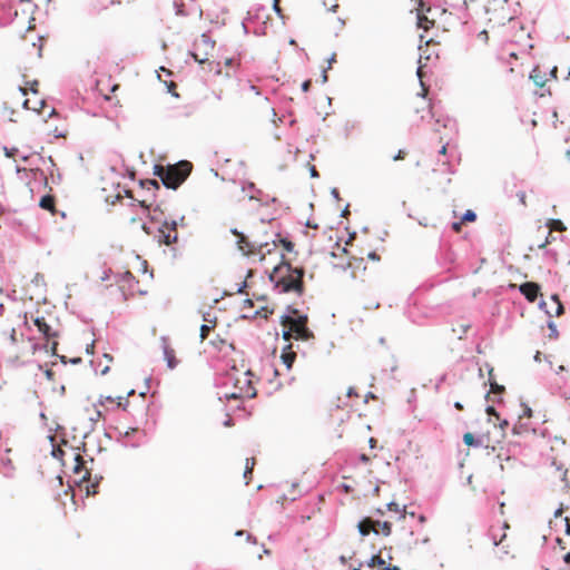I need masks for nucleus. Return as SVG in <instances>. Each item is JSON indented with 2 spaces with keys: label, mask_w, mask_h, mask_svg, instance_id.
<instances>
[{
  "label": "nucleus",
  "mask_w": 570,
  "mask_h": 570,
  "mask_svg": "<svg viewBox=\"0 0 570 570\" xmlns=\"http://www.w3.org/2000/svg\"><path fill=\"white\" fill-rule=\"evenodd\" d=\"M444 4L448 7L441 8L440 6H434L425 8L424 4H421V11H425L432 16L439 14L440 18H444L443 23L449 28L463 26L466 22L468 8L465 0H455V2L444 0Z\"/></svg>",
  "instance_id": "1"
},
{
  "label": "nucleus",
  "mask_w": 570,
  "mask_h": 570,
  "mask_svg": "<svg viewBox=\"0 0 570 570\" xmlns=\"http://www.w3.org/2000/svg\"><path fill=\"white\" fill-rule=\"evenodd\" d=\"M289 262L285 258L284 254H281V262L274 266L272 272H267L268 281L273 284V289L279 294L283 293H296L298 296L304 294L305 287L297 281L288 279L286 276H278L283 269H286V265Z\"/></svg>",
  "instance_id": "2"
},
{
  "label": "nucleus",
  "mask_w": 570,
  "mask_h": 570,
  "mask_svg": "<svg viewBox=\"0 0 570 570\" xmlns=\"http://www.w3.org/2000/svg\"><path fill=\"white\" fill-rule=\"evenodd\" d=\"M190 171L191 165L186 160L179 161L175 165H168L161 184L168 189L176 190L188 178Z\"/></svg>",
  "instance_id": "3"
},
{
  "label": "nucleus",
  "mask_w": 570,
  "mask_h": 570,
  "mask_svg": "<svg viewBox=\"0 0 570 570\" xmlns=\"http://www.w3.org/2000/svg\"><path fill=\"white\" fill-rule=\"evenodd\" d=\"M75 461H76V465L73 468V472L80 473L82 470H85V468L82 466L81 459H80L79 454L75 455ZM101 480H102L101 475H99V476L96 475L95 482H91V472L86 469V473L82 476V479L80 480V483H82V482L87 483L85 487L87 497L95 495L98 492V485Z\"/></svg>",
  "instance_id": "4"
},
{
  "label": "nucleus",
  "mask_w": 570,
  "mask_h": 570,
  "mask_svg": "<svg viewBox=\"0 0 570 570\" xmlns=\"http://www.w3.org/2000/svg\"><path fill=\"white\" fill-rule=\"evenodd\" d=\"M308 321V316L306 314L301 313L298 309L294 308L292 305H288L286 312L281 316V324H289L293 327L306 326Z\"/></svg>",
  "instance_id": "5"
},
{
  "label": "nucleus",
  "mask_w": 570,
  "mask_h": 570,
  "mask_svg": "<svg viewBox=\"0 0 570 570\" xmlns=\"http://www.w3.org/2000/svg\"><path fill=\"white\" fill-rule=\"evenodd\" d=\"M117 432V442L124 446L138 448L141 441H131L132 436L139 432L138 428H129L127 431L121 432L118 428L114 429Z\"/></svg>",
  "instance_id": "6"
},
{
  "label": "nucleus",
  "mask_w": 570,
  "mask_h": 570,
  "mask_svg": "<svg viewBox=\"0 0 570 570\" xmlns=\"http://www.w3.org/2000/svg\"><path fill=\"white\" fill-rule=\"evenodd\" d=\"M160 341H161L163 354H164V358L167 363V367L170 370L176 368V366L178 365V360L176 358L175 351L169 345L168 337L161 336Z\"/></svg>",
  "instance_id": "7"
},
{
  "label": "nucleus",
  "mask_w": 570,
  "mask_h": 570,
  "mask_svg": "<svg viewBox=\"0 0 570 570\" xmlns=\"http://www.w3.org/2000/svg\"><path fill=\"white\" fill-rule=\"evenodd\" d=\"M243 190L254 191L255 194L250 196V199H257L262 204L268 205L269 203H278L276 197L271 198L268 195H264V193L261 189H257L255 184L252 181H247L245 185H243Z\"/></svg>",
  "instance_id": "8"
},
{
  "label": "nucleus",
  "mask_w": 570,
  "mask_h": 570,
  "mask_svg": "<svg viewBox=\"0 0 570 570\" xmlns=\"http://www.w3.org/2000/svg\"><path fill=\"white\" fill-rule=\"evenodd\" d=\"M519 291L528 302L533 303L540 293V285L533 282H525L519 285Z\"/></svg>",
  "instance_id": "9"
},
{
  "label": "nucleus",
  "mask_w": 570,
  "mask_h": 570,
  "mask_svg": "<svg viewBox=\"0 0 570 570\" xmlns=\"http://www.w3.org/2000/svg\"><path fill=\"white\" fill-rule=\"evenodd\" d=\"M33 324L37 327L38 332L47 341L49 338L58 337V332L52 330V327L46 322L43 316L36 317L33 320Z\"/></svg>",
  "instance_id": "10"
},
{
  "label": "nucleus",
  "mask_w": 570,
  "mask_h": 570,
  "mask_svg": "<svg viewBox=\"0 0 570 570\" xmlns=\"http://www.w3.org/2000/svg\"><path fill=\"white\" fill-rule=\"evenodd\" d=\"M230 233L238 237L236 244L239 250L243 252L244 255H248V253L253 249H255V245L249 242L246 236L239 232L237 228H232Z\"/></svg>",
  "instance_id": "11"
},
{
  "label": "nucleus",
  "mask_w": 570,
  "mask_h": 570,
  "mask_svg": "<svg viewBox=\"0 0 570 570\" xmlns=\"http://www.w3.org/2000/svg\"><path fill=\"white\" fill-rule=\"evenodd\" d=\"M356 528L362 537L368 535L371 531L375 534H379V531L374 528V519L371 517H364L362 520H360Z\"/></svg>",
  "instance_id": "12"
},
{
  "label": "nucleus",
  "mask_w": 570,
  "mask_h": 570,
  "mask_svg": "<svg viewBox=\"0 0 570 570\" xmlns=\"http://www.w3.org/2000/svg\"><path fill=\"white\" fill-rule=\"evenodd\" d=\"M226 13H227V9L226 8H222L220 12H212V11L208 10L206 12V18L215 27H222V26L226 24V18H225Z\"/></svg>",
  "instance_id": "13"
},
{
  "label": "nucleus",
  "mask_w": 570,
  "mask_h": 570,
  "mask_svg": "<svg viewBox=\"0 0 570 570\" xmlns=\"http://www.w3.org/2000/svg\"><path fill=\"white\" fill-rule=\"evenodd\" d=\"M239 380L234 376L233 373L226 372L224 374H218L215 379V385L226 386L228 384H233L234 387H238Z\"/></svg>",
  "instance_id": "14"
},
{
  "label": "nucleus",
  "mask_w": 570,
  "mask_h": 570,
  "mask_svg": "<svg viewBox=\"0 0 570 570\" xmlns=\"http://www.w3.org/2000/svg\"><path fill=\"white\" fill-rule=\"evenodd\" d=\"M165 228L166 227H163V225L157 228L158 242L164 245H171V244L177 243L178 234L175 233L174 235H171L170 233L166 232Z\"/></svg>",
  "instance_id": "15"
},
{
  "label": "nucleus",
  "mask_w": 570,
  "mask_h": 570,
  "mask_svg": "<svg viewBox=\"0 0 570 570\" xmlns=\"http://www.w3.org/2000/svg\"><path fill=\"white\" fill-rule=\"evenodd\" d=\"M286 272H287V278L288 279H294V281H297L299 282L301 284L304 285L303 283V278L305 276V268L304 267H294L291 263L288 265H286Z\"/></svg>",
  "instance_id": "16"
},
{
  "label": "nucleus",
  "mask_w": 570,
  "mask_h": 570,
  "mask_svg": "<svg viewBox=\"0 0 570 570\" xmlns=\"http://www.w3.org/2000/svg\"><path fill=\"white\" fill-rule=\"evenodd\" d=\"M294 331V340L296 341H311L314 338V333L308 328V326L293 327Z\"/></svg>",
  "instance_id": "17"
},
{
  "label": "nucleus",
  "mask_w": 570,
  "mask_h": 570,
  "mask_svg": "<svg viewBox=\"0 0 570 570\" xmlns=\"http://www.w3.org/2000/svg\"><path fill=\"white\" fill-rule=\"evenodd\" d=\"M275 239L273 240V246L277 247L281 245L286 252L293 253L295 248V244L287 237L282 236L281 233H276Z\"/></svg>",
  "instance_id": "18"
},
{
  "label": "nucleus",
  "mask_w": 570,
  "mask_h": 570,
  "mask_svg": "<svg viewBox=\"0 0 570 570\" xmlns=\"http://www.w3.org/2000/svg\"><path fill=\"white\" fill-rule=\"evenodd\" d=\"M492 372H493V368H490L489 371V374H490V377H489V383H490V386H491V390L487 393V399H490V394L493 393L494 395H498V402L501 401V394L504 392V386L503 385H500L498 384L493 379H492Z\"/></svg>",
  "instance_id": "19"
},
{
  "label": "nucleus",
  "mask_w": 570,
  "mask_h": 570,
  "mask_svg": "<svg viewBox=\"0 0 570 570\" xmlns=\"http://www.w3.org/2000/svg\"><path fill=\"white\" fill-rule=\"evenodd\" d=\"M463 443L471 448H479L483 445V436L466 432L463 434Z\"/></svg>",
  "instance_id": "20"
},
{
  "label": "nucleus",
  "mask_w": 570,
  "mask_h": 570,
  "mask_svg": "<svg viewBox=\"0 0 570 570\" xmlns=\"http://www.w3.org/2000/svg\"><path fill=\"white\" fill-rule=\"evenodd\" d=\"M292 345H287L283 348L281 358L283 361V364L286 366L287 370H291L294 361H295V354L291 351Z\"/></svg>",
  "instance_id": "21"
},
{
  "label": "nucleus",
  "mask_w": 570,
  "mask_h": 570,
  "mask_svg": "<svg viewBox=\"0 0 570 570\" xmlns=\"http://www.w3.org/2000/svg\"><path fill=\"white\" fill-rule=\"evenodd\" d=\"M116 281L127 283L129 288H132L135 284H138V279L132 275L131 272L127 271L116 275Z\"/></svg>",
  "instance_id": "22"
},
{
  "label": "nucleus",
  "mask_w": 570,
  "mask_h": 570,
  "mask_svg": "<svg viewBox=\"0 0 570 570\" xmlns=\"http://www.w3.org/2000/svg\"><path fill=\"white\" fill-rule=\"evenodd\" d=\"M530 79L533 80L534 85L542 88L546 83L544 73L541 72L539 67H534L530 73Z\"/></svg>",
  "instance_id": "23"
},
{
  "label": "nucleus",
  "mask_w": 570,
  "mask_h": 570,
  "mask_svg": "<svg viewBox=\"0 0 570 570\" xmlns=\"http://www.w3.org/2000/svg\"><path fill=\"white\" fill-rule=\"evenodd\" d=\"M273 309L267 307V306H264L262 307L261 309L254 312L253 315H246V314H243L240 317L242 318H249V320H253V318H256L258 315L264 317V318H268L269 315L273 314Z\"/></svg>",
  "instance_id": "24"
},
{
  "label": "nucleus",
  "mask_w": 570,
  "mask_h": 570,
  "mask_svg": "<svg viewBox=\"0 0 570 570\" xmlns=\"http://www.w3.org/2000/svg\"><path fill=\"white\" fill-rule=\"evenodd\" d=\"M0 464L4 468L3 476L11 479L13 476V465L9 458H1Z\"/></svg>",
  "instance_id": "25"
},
{
  "label": "nucleus",
  "mask_w": 570,
  "mask_h": 570,
  "mask_svg": "<svg viewBox=\"0 0 570 570\" xmlns=\"http://www.w3.org/2000/svg\"><path fill=\"white\" fill-rule=\"evenodd\" d=\"M543 259L548 265H554L558 262V253L552 248H548L543 252Z\"/></svg>",
  "instance_id": "26"
},
{
  "label": "nucleus",
  "mask_w": 570,
  "mask_h": 570,
  "mask_svg": "<svg viewBox=\"0 0 570 570\" xmlns=\"http://www.w3.org/2000/svg\"><path fill=\"white\" fill-rule=\"evenodd\" d=\"M444 261L451 265H454L459 261L458 254L452 248H443Z\"/></svg>",
  "instance_id": "27"
},
{
  "label": "nucleus",
  "mask_w": 570,
  "mask_h": 570,
  "mask_svg": "<svg viewBox=\"0 0 570 570\" xmlns=\"http://www.w3.org/2000/svg\"><path fill=\"white\" fill-rule=\"evenodd\" d=\"M139 186L141 188L148 189V190H150L151 188H154L156 190L160 189V185H159V183L156 179H140L139 180Z\"/></svg>",
  "instance_id": "28"
},
{
  "label": "nucleus",
  "mask_w": 570,
  "mask_h": 570,
  "mask_svg": "<svg viewBox=\"0 0 570 570\" xmlns=\"http://www.w3.org/2000/svg\"><path fill=\"white\" fill-rule=\"evenodd\" d=\"M433 26V20H430L424 13H417V27L423 29H429Z\"/></svg>",
  "instance_id": "29"
},
{
  "label": "nucleus",
  "mask_w": 570,
  "mask_h": 570,
  "mask_svg": "<svg viewBox=\"0 0 570 570\" xmlns=\"http://www.w3.org/2000/svg\"><path fill=\"white\" fill-rule=\"evenodd\" d=\"M200 314L205 323L210 324L213 327L216 325L217 317L212 311H200Z\"/></svg>",
  "instance_id": "30"
},
{
  "label": "nucleus",
  "mask_w": 570,
  "mask_h": 570,
  "mask_svg": "<svg viewBox=\"0 0 570 570\" xmlns=\"http://www.w3.org/2000/svg\"><path fill=\"white\" fill-rule=\"evenodd\" d=\"M374 525H379L383 535L387 537L392 532V523L389 521L381 522L380 520H374Z\"/></svg>",
  "instance_id": "31"
},
{
  "label": "nucleus",
  "mask_w": 570,
  "mask_h": 570,
  "mask_svg": "<svg viewBox=\"0 0 570 570\" xmlns=\"http://www.w3.org/2000/svg\"><path fill=\"white\" fill-rule=\"evenodd\" d=\"M366 564L370 568L377 566L380 570H382V568L385 567L386 562L380 556H372L371 559L366 562Z\"/></svg>",
  "instance_id": "32"
},
{
  "label": "nucleus",
  "mask_w": 570,
  "mask_h": 570,
  "mask_svg": "<svg viewBox=\"0 0 570 570\" xmlns=\"http://www.w3.org/2000/svg\"><path fill=\"white\" fill-rule=\"evenodd\" d=\"M208 55L209 52L208 51H205L203 57H200L199 53H197L196 51L194 50H189L188 51V56L191 57L196 62H198L199 65H203L205 62L208 61Z\"/></svg>",
  "instance_id": "33"
},
{
  "label": "nucleus",
  "mask_w": 570,
  "mask_h": 570,
  "mask_svg": "<svg viewBox=\"0 0 570 570\" xmlns=\"http://www.w3.org/2000/svg\"><path fill=\"white\" fill-rule=\"evenodd\" d=\"M184 219H185V216H181L179 222L178 220H167V219H164L161 225H163V227L168 228L170 232H176L178 225L179 224L183 225Z\"/></svg>",
  "instance_id": "34"
},
{
  "label": "nucleus",
  "mask_w": 570,
  "mask_h": 570,
  "mask_svg": "<svg viewBox=\"0 0 570 570\" xmlns=\"http://www.w3.org/2000/svg\"><path fill=\"white\" fill-rule=\"evenodd\" d=\"M39 206L42 209L50 210L53 207V198L49 195H45L40 198Z\"/></svg>",
  "instance_id": "35"
},
{
  "label": "nucleus",
  "mask_w": 570,
  "mask_h": 570,
  "mask_svg": "<svg viewBox=\"0 0 570 570\" xmlns=\"http://www.w3.org/2000/svg\"><path fill=\"white\" fill-rule=\"evenodd\" d=\"M275 247H269V243L268 242H265V243H262L259 244L258 248H257V252L261 253V261L265 259L266 255L267 254H271L273 252Z\"/></svg>",
  "instance_id": "36"
},
{
  "label": "nucleus",
  "mask_w": 570,
  "mask_h": 570,
  "mask_svg": "<svg viewBox=\"0 0 570 570\" xmlns=\"http://www.w3.org/2000/svg\"><path fill=\"white\" fill-rule=\"evenodd\" d=\"M255 465V459L254 458H248L246 459V466H245V471H244V479L245 480H248L252 475V470ZM246 484H248V481H246Z\"/></svg>",
  "instance_id": "37"
},
{
  "label": "nucleus",
  "mask_w": 570,
  "mask_h": 570,
  "mask_svg": "<svg viewBox=\"0 0 570 570\" xmlns=\"http://www.w3.org/2000/svg\"><path fill=\"white\" fill-rule=\"evenodd\" d=\"M547 327H548V328H549V331H550V333H549V337H550V338H553V340H557V338L559 337V332H558L557 325H556V323L552 321V318H548Z\"/></svg>",
  "instance_id": "38"
},
{
  "label": "nucleus",
  "mask_w": 570,
  "mask_h": 570,
  "mask_svg": "<svg viewBox=\"0 0 570 570\" xmlns=\"http://www.w3.org/2000/svg\"><path fill=\"white\" fill-rule=\"evenodd\" d=\"M175 13L180 17H187L188 12L186 11L185 3L183 1H174Z\"/></svg>",
  "instance_id": "39"
},
{
  "label": "nucleus",
  "mask_w": 570,
  "mask_h": 570,
  "mask_svg": "<svg viewBox=\"0 0 570 570\" xmlns=\"http://www.w3.org/2000/svg\"><path fill=\"white\" fill-rule=\"evenodd\" d=\"M476 213L472 209H466L462 217H461V222H464V223H473L476 220Z\"/></svg>",
  "instance_id": "40"
},
{
  "label": "nucleus",
  "mask_w": 570,
  "mask_h": 570,
  "mask_svg": "<svg viewBox=\"0 0 570 570\" xmlns=\"http://www.w3.org/2000/svg\"><path fill=\"white\" fill-rule=\"evenodd\" d=\"M158 214H163V210L160 209V206L157 205L154 209H153V213H149L148 214V218L150 222H154V223H158L160 222V218H159V215Z\"/></svg>",
  "instance_id": "41"
},
{
  "label": "nucleus",
  "mask_w": 570,
  "mask_h": 570,
  "mask_svg": "<svg viewBox=\"0 0 570 570\" xmlns=\"http://www.w3.org/2000/svg\"><path fill=\"white\" fill-rule=\"evenodd\" d=\"M265 8L264 6H257L256 8H252L249 11H248V17L247 19L248 20H254V19H258V12L263 11Z\"/></svg>",
  "instance_id": "42"
},
{
  "label": "nucleus",
  "mask_w": 570,
  "mask_h": 570,
  "mask_svg": "<svg viewBox=\"0 0 570 570\" xmlns=\"http://www.w3.org/2000/svg\"><path fill=\"white\" fill-rule=\"evenodd\" d=\"M265 8L264 6H257L256 8H252L249 11H248V17L247 19L248 20H254V19H258V12L263 11Z\"/></svg>",
  "instance_id": "43"
},
{
  "label": "nucleus",
  "mask_w": 570,
  "mask_h": 570,
  "mask_svg": "<svg viewBox=\"0 0 570 570\" xmlns=\"http://www.w3.org/2000/svg\"><path fill=\"white\" fill-rule=\"evenodd\" d=\"M200 40H202V42H203L206 47H209L210 49H214L215 41L210 38V36H209L207 32H204V33L200 36Z\"/></svg>",
  "instance_id": "44"
},
{
  "label": "nucleus",
  "mask_w": 570,
  "mask_h": 570,
  "mask_svg": "<svg viewBox=\"0 0 570 570\" xmlns=\"http://www.w3.org/2000/svg\"><path fill=\"white\" fill-rule=\"evenodd\" d=\"M213 326L208 325V324H203L200 326V341L204 342L208 335H209V332L212 331Z\"/></svg>",
  "instance_id": "45"
},
{
  "label": "nucleus",
  "mask_w": 570,
  "mask_h": 570,
  "mask_svg": "<svg viewBox=\"0 0 570 570\" xmlns=\"http://www.w3.org/2000/svg\"><path fill=\"white\" fill-rule=\"evenodd\" d=\"M282 336L285 341H291L294 338L293 326L288 324L287 327H284Z\"/></svg>",
  "instance_id": "46"
},
{
  "label": "nucleus",
  "mask_w": 570,
  "mask_h": 570,
  "mask_svg": "<svg viewBox=\"0 0 570 570\" xmlns=\"http://www.w3.org/2000/svg\"><path fill=\"white\" fill-rule=\"evenodd\" d=\"M164 174H166V168H164L161 165H155L154 166V175L159 177L163 181Z\"/></svg>",
  "instance_id": "47"
},
{
  "label": "nucleus",
  "mask_w": 570,
  "mask_h": 570,
  "mask_svg": "<svg viewBox=\"0 0 570 570\" xmlns=\"http://www.w3.org/2000/svg\"><path fill=\"white\" fill-rule=\"evenodd\" d=\"M3 151H4L6 157H8V158H12L19 153L18 148H16V147L9 148L7 146L3 147Z\"/></svg>",
  "instance_id": "48"
},
{
  "label": "nucleus",
  "mask_w": 570,
  "mask_h": 570,
  "mask_svg": "<svg viewBox=\"0 0 570 570\" xmlns=\"http://www.w3.org/2000/svg\"><path fill=\"white\" fill-rule=\"evenodd\" d=\"M32 350L36 352V351H46V352H49V343L46 342L43 344H40V343H35L32 344Z\"/></svg>",
  "instance_id": "49"
},
{
  "label": "nucleus",
  "mask_w": 570,
  "mask_h": 570,
  "mask_svg": "<svg viewBox=\"0 0 570 570\" xmlns=\"http://www.w3.org/2000/svg\"><path fill=\"white\" fill-rule=\"evenodd\" d=\"M538 307L546 313L548 318H552L553 317V314L547 308V303L543 299H541L539 302Z\"/></svg>",
  "instance_id": "50"
},
{
  "label": "nucleus",
  "mask_w": 570,
  "mask_h": 570,
  "mask_svg": "<svg viewBox=\"0 0 570 570\" xmlns=\"http://www.w3.org/2000/svg\"><path fill=\"white\" fill-rule=\"evenodd\" d=\"M523 431H527V425L525 424H519V425H514L512 428V433L514 435H520Z\"/></svg>",
  "instance_id": "51"
},
{
  "label": "nucleus",
  "mask_w": 570,
  "mask_h": 570,
  "mask_svg": "<svg viewBox=\"0 0 570 570\" xmlns=\"http://www.w3.org/2000/svg\"><path fill=\"white\" fill-rule=\"evenodd\" d=\"M247 386L246 394L248 397H254L256 395V390L252 386L250 381H245Z\"/></svg>",
  "instance_id": "52"
},
{
  "label": "nucleus",
  "mask_w": 570,
  "mask_h": 570,
  "mask_svg": "<svg viewBox=\"0 0 570 570\" xmlns=\"http://www.w3.org/2000/svg\"><path fill=\"white\" fill-rule=\"evenodd\" d=\"M111 275H112V269L111 268H107V269L104 271L100 279L102 282H106V281H108L110 278Z\"/></svg>",
  "instance_id": "53"
},
{
  "label": "nucleus",
  "mask_w": 570,
  "mask_h": 570,
  "mask_svg": "<svg viewBox=\"0 0 570 570\" xmlns=\"http://www.w3.org/2000/svg\"><path fill=\"white\" fill-rule=\"evenodd\" d=\"M63 454H65V451H63V450H61V449H56V448H53V449H52V451H51V455H52L53 458H57V459L62 458V455H63Z\"/></svg>",
  "instance_id": "54"
},
{
  "label": "nucleus",
  "mask_w": 570,
  "mask_h": 570,
  "mask_svg": "<svg viewBox=\"0 0 570 570\" xmlns=\"http://www.w3.org/2000/svg\"><path fill=\"white\" fill-rule=\"evenodd\" d=\"M311 87H312V80H309V79H307V80L303 81V82H302V86H301V88H302V90H303L304 92L309 91Z\"/></svg>",
  "instance_id": "55"
},
{
  "label": "nucleus",
  "mask_w": 570,
  "mask_h": 570,
  "mask_svg": "<svg viewBox=\"0 0 570 570\" xmlns=\"http://www.w3.org/2000/svg\"><path fill=\"white\" fill-rule=\"evenodd\" d=\"M118 400L119 401L117 402L116 407L125 411L127 409V406L129 405V402L128 401L122 402V397H119Z\"/></svg>",
  "instance_id": "56"
},
{
  "label": "nucleus",
  "mask_w": 570,
  "mask_h": 570,
  "mask_svg": "<svg viewBox=\"0 0 570 570\" xmlns=\"http://www.w3.org/2000/svg\"><path fill=\"white\" fill-rule=\"evenodd\" d=\"M564 313V306L562 302H558L557 308H556V316H560Z\"/></svg>",
  "instance_id": "57"
},
{
  "label": "nucleus",
  "mask_w": 570,
  "mask_h": 570,
  "mask_svg": "<svg viewBox=\"0 0 570 570\" xmlns=\"http://www.w3.org/2000/svg\"><path fill=\"white\" fill-rule=\"evenodd\" d=\"M451 228H452L454 232H456V233L461 232V228H462V222L460 220V222H453V223H451Z\"/></svg>",
  "instance_id": "58"
},
{
  "label": "nucleus",
  "mask_w": 570,
  "mask_h": 570,
  "mask_svg": "<svg viewBox=\"0 0 570 570\" xmlns=\"http://www.w3.org/2000/svg\"><path fill=\"white\" fill-rule=\"evenodd\" d=\"M446 380V374H442L438 381H436V384H435V390L439 391L440 390V386L442 383H444Z\"/></svg>",
  "instance_id": "59"
},
{
  "label": "nucleus",
  "mask_w": 570,
  "mask_h": 570,
  "mask_svg": "<svg viewBox=\"0 0 570 570\" xmlns=\"http://www.w3.org/2000/svg\"><path fill=\"white\" fill-rule=\"evenodd\" d=\"M141 229L147 234V235H151L154 233L153 228L147 224V223H142L141 224Z\"/></svg>",
  "instance_id": "60"
},
{
  "label": "nucleus",
  "mask_w": 570,
  "mask_h": 570,
  "mask_svg": "<svg viewBox=\"0 0 570 570\" xmlns=\"http://www.w3.org/2000/svg\"><path fill=\"white\" fill-rule=\"evenodd\" d=\"M387 509L390 511H395V512L400 511L399 504L396 502H394V501L387 503Z\"/></svg>",
  "instance_id": "61"
},
{
  "label": "nucleus",
  "mask_w": 570,
  "mask_h": 570,
  "mask_svg": "<svg viewBox=\"0 0 570 570\" xmlns=\"http://www.w3.org/2000/svg\"><path fill=\"white\" fill-rule=\"evenodd\" d=\"M405 157V151L403 149H400L396 155L393 156V160H401Z\"/></svg>",
  "instance_id": "62"
},
{
  "label": "nucleus",
  "mask_w": 570,
  "mask_h": 570,
  "mask_svg": "<svg viewBox=\"0 0 570 570\" xmlns=\"http://www.w3.org/2000/svg\"><path fill=\"white\" fill-rule=\"evenodd\" d=\"M331 195H332V197H333L334 199H336V200H340V199H341V197H340V191H338V189H337V188H335V187L331 189Z\"/></svg>",
  "instance_id": "63"
},
{
  "label": "nucleus",
  "mask_w": 570,
  "mask_h": 570,
  "mask_svg": "<svg viewBox=\"0 0 570 570\" xmlns=\"http://www.w3.org/2000/svg\"><path fill=\"white\" fill-rule=\"evenodd\" d=\"M382 570H401V569L397 566L386 563L385 567L382 568Z\"/></svg>",
  "instance_id": "64"
}]
</instances>
